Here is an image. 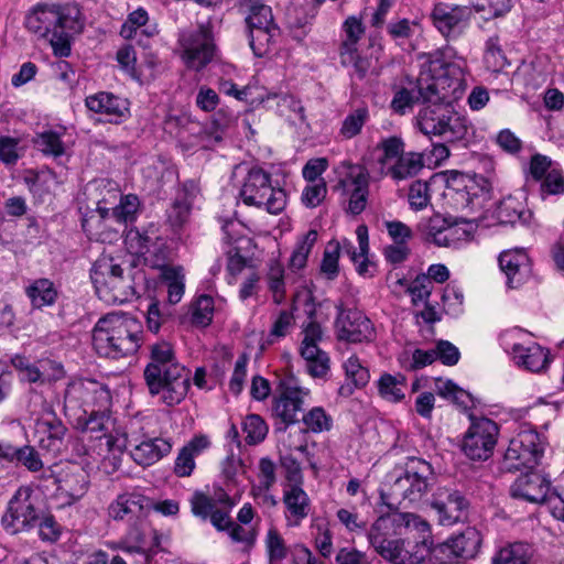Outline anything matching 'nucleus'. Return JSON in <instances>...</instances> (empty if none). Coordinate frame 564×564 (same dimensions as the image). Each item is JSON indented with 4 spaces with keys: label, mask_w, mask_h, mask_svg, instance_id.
Masks as SVG:
<instances>
[{
    "label": "nucleus",
    "mask_w": 564,
    "mask_h": 564,
    "mask_svg": "<svg viewBox=\"0 0 564 564\" xmlns=\"http://www.w3.org/2000/svg\"><path fill=\"white\" fill-rule=\"evenodd\" d=\"M80 12L74 6L40 4L25 17V28L39 37L47 39L55 56L70 55L73 34L80 33Z\"/></svg>",
    "instance_id": "nucleus-1"
},
{
    "label": "nucleus",
    "mask_w": 564,
    "mask_h": 564,
    "mask_svg": "<svg viewBox=\"0 0 564 564\" xmlns=\"http://www.w3.org/2000/svg\"><path fill=\"white\" fill-rule=\"evenodd\" d=\"M434 479V469L427 460L410 456L403 468L387 476L383 488L380 489L381 502L389 512L398 511L393 500L420 502L431 490Z\"/></svg>",
    "instance_id": "nucleus-2"
},
{
    "label": "nucleus",
    "mask_w": 564,
    "mask_h": 564,
    "mask_svg": "<svg viewBox=\"0 0 564 564\" xmlns=\"http://www.w3.org/2000/svg\"><path fill=\"white\" fill-rule=\"evenodd\" d=\"M141 333L140 324L132 316L110 313L96 323L93 346L100 357L120 359L138 351Z\"/></svg>",
    "instance_id": "nucleus-3"
},
{
    "label": "nucleus",
    "mask_w": 564,
    "mask_h": 564,
    "mask_svg": "<svg viewBox=\"0 0 564 564\" xmlns=\"http://www.w3.org/2000/svg\"><path fill=\"white\" fill-rule=\"evenodd\" d=\"M90 278L98 297L108 304H122L137 295L131 271L124 274L111 256L102 254L94 262Z\"/></svg>",
    "instance_id": "nucleus-4"
},
{
    "label": "nucleus",
    "mask_w": 564,
    "mask_h": 564,
    "mask_svg": "<svg viewBox=\"0 0 564 564\" xmlns=\"http://www.w3.org/2000/svg\"><path fill=\"white\" fill-rule=\"evenodd\" d=\"M416 121L422 133L440 137L445 142L463 140L468 132L466 118L456 112L449 102H432L423 107Z\"/></svg>",
    "instance_id": "nucleus-5"
},
{
    "label": "nucleus",
    "mask_w": 564,
    "mask_h": 564,
    "mask_svg": "<svg viewBox=\"0 0 564 564\" xmlns=\"http://www.w3.org/2000/svg\"><path fill=\"white\" fill-rule=\"evenodd\" d=\"M240 197L248 206L264 208L269 214L278 215L286 206V193L274 186L271 175L261 167H252L245 177Z\"/></svg>",
    "instance_id": "nucleus-6"
},
{
    "label": "nucleus",
    "mask_w": 564,
    "mask_h": 564,
    "mask_svg": "<svg viewBox=\"0 0 564 564\" xmlns=\"http://www.w3.org/2000/svg\"><path fill=\"white\" fill-rule=\"evenodd\" d=\"M408 529L400 531L397 564H422L431 553L430 524L412 512H401Z\"/></svg>",
    "instance_id": "nucleus-7"
},
{
    "label": "nucleus",
    "mask_w": 564,
    "mask_h": 564,
    "mask_svg": "<svg viewBox=\"0 0 564 564\" xmlns=\"http://www.w3.org/2000/svg\"><path fill=\"white\" fill-rule=\"evenodd\" d=\"M543 453L544 446L539 433L530 427H521L510 440L505 453L503 468L508 471L533 469L539 465Z\"/></svg>",
    "instance_id": "nucleus-8"
},
{
    "label": "nucleus",
    "mask_w": 564,
    "mask_h": 564,
    "mask_svg": "<svg viewBox=\"0 0 564 564\" xmlns=\"http://www.w3.org/2000/svg\"><path fill=\"white\" fill-rule=\"evenodd\" d=\"M404 519L399 511L381 513L368 532L370 545L383 560L392 564H397L400 531L402 528L408 529Z\"/></svg>",
    "instance_id": "nucleus-9"
},
{
    "label": "nucleus",
    "mask_w": 564,
    "mask_h": 564,
    "mask_svg": "<svg viewBox=\"0 0 564 564\" xmlns=\"http://www.w3.org/2000/svg\"><path fill=\"white\" fill-rule=\"evenodd\" d=\"M276 390L279 395L272 401V415L280 420L275 424V431L285 432L289 426L300 422L299 414L303 413V391L292 376L280 379Z\"/></svg>",
    "instance_id": "nucleus-10"
},
{
    "label": "nucleus",
    "mask_w": 564,
    "mask_h": 564,
    "mask_svg": "<svg viewBox=\"0 0 564 564\" xmlns=\"http://www.w3.org/2000/svg\"><path fill=\"white\" fill-rule=\"evenodd\" d=\"M182 47V59L188 68L200 70L214 58L216 45L212 30L199 25L192 31H184L178 37Z\"/></svg>",
    "instance_id": "nucleus-11"
},
{
    "label": "nucleus",
    "mask_w": 564,
    "mask_h": 564,
    "mask_svg": "<svg viewBox=\"0 0 564 564\" xmlns=\"http://www.w3.org/2000/svg\"><path fill=\"white\" fill-rule=\"evenodd\" d=\"M499 427L487 417L473 419L465 434L462 449L471 460H487L497 444Z\"/></svg>",
    "instance_id": "nucleus-12"
},
{
    "label": "nucleus",
    "mask_w": 564,
    "mask_h": 564,
    "mask_svg": "<svg viewBox=\"0 0 564 564\" xmlns=\"http://www.w3.org/2000/svg\"><path fill=\"white\" fill-rule=\"evenodd\" d=\"M336 308L335 329L339 340L360 344L375 339V326L364 312L357 308H344L341 305Z\"/></svg>",
    "instance_id": "nucleus-13"
},
{
    "label": "nucleus",
    "mask_w": 564,
    "mask_h": 564,
    "mask_svg": "<svg viewBox=\"0 0 564 564\" xmlns=\"http://www.w3.org/2000/svg\"><path fill=\"white\" fill-rule=\"evenodd\" d=\"M40 521V510L29 491L22 497L18 491L9 501L8 508L1 518L3 529L10 534L29 531Z\"/></svg>",
    "instance_id": "nucleus-14"
},
{
    "label": "nucleus",
    "mask_w": 564,
    "mask_h": 564,
    "mask_svg": "<svg viewBox=\"0 0 564 564\" xmlns=\"http://www.w3.org/2000/svg\"><path fill=\"white\" fill-rule=\"evenodd\" d=\"M169 366L160 367V373L155 378V384L152 387L150 378L144 377L147 387L150 394H161V400L169 406L181 403L186 397L191 387V371L183 367V371H180V376L176 377L170 375Z\"/></svg>",
    "instance_id": "nucleus-15"
},
{
    "label": "nucleus",
    "mask_w": 564,
    "mask_h": 564,
    "mask_svg": "<svg viewBox=\"0 0 564 564\" xmlns=\"http://www.w3.org/2000/svg\"><path fill=\"white\" fill-rule=\"evenodd\" d=\"M469 500L465 494L453 487H438L433 494L431 502L436 511L438 522L443 525H452L467 518Z\"/></svg>",
    "instance_id": "nucleus-16"
},
{
    "label": "nucleus",
    "mask_w": 564,
    "mask_h": 564,
    "mask_svg": "<svg viewBox=\"0 0 564 564\" xmlns=\"http://www.w3.org/2000/svg\"><path fill=\"white\" fill-rule=\"evenodd\" d=\"M473 9L468 6L438 2L434 6L431 17L435 28L447 39L458 37L471 18Z\"/></svg>",
    "instance_id": "nucleus-17"
},
{
    "label": "nucleus",
    "mask_w": 564,
    "mask_h": 564,
    "mask_svg": "<svg viewBox=\"0 0 564 564\" xmlns=\"http://www.w3.org/2000/svg\"><path fill=\"white\" fill-rule=\"evenodd\" d=\"M481 545V536L477 529L466 528L459 534L436 545L433 549L435 556L443 561L452 562L457 558H473Z\"/></svg>",
    "instance_id": "nucleus-18"
},
{
    "label": "nucleus",
    "mask_w": 564,
    "mask_h": 564,
    "mask_svg": "<svg viewBox=\"0 0 564 564\" xmlns=\"http://www.w3.org/2000/svg\"><path fill=\"white\" fill-rule=\"evenodd\" d=\"M303 333L301 356L307 361L310 375L321 378L329 370V357L318 347V341L323 337L322 327L318 323L311 321Z\"/></svg>",
    "instance_id": "nucleus-19"
},
{
    "label": "nucleus",
    "mask_w": 564,
    "mask_h": 564,
    "mask_svg": "<svg viewBox=\"0 0 564 564\" xmlns=\"http://www.w3.org/2000/svg\"><path fill=\"white\" fill-rule=\"evenodd\" d=\"M550 480L535 471L519 476L510 488L513 498L531 503L546 502L550 499Z\"/></svg>",
    "instance_id": "nucleus-20"
},
{
    "label": "nucleus",
    "mask_w": 564,
    "mask_h": 564,
    "mask_svg": "<svg viewBox=\"0 0 564 564\" xmlns=\"http://www.w3.org/2000/svg\"><path fill=\"white\" fill-rule=\"evenodd\" d=\"M197 194L194 183H185L176 193L175 198L166 209L167 223L174 234H178L188 223L192 206Z\"/></svg>",
    "instance_id": "nucleus-21"
},
{
    "label": "nucleus",
    "mask_w": 564,
    "mask_h": 564,
    "mask_svg": "<svg viewBox=\"0 0 564 564\" xmlns=\"http://www.w3.org/2000/svg\"><path fill=\"white\" fill-rule=\"evenodd\" d=\"M152 501L139 492L119 495L109 506V514L113 520H137L145 516Z\"/></svg>",
    "instance_id": "nucleus-22"
},
{
    "label": "nucleus",
    "mask_w": 564,
    "mask_h": 564,
    "mask_svg": "<svg viewBox=\"0 0 564 564\" xmlns=\"http://www.w3.org/2000/svg\"><path fill=\"white\" fill-rule=\"evenodd\" d=\"M169 366L170 375L172 377L180 376V371H183V367L175 357L173 347L167 341H160L151 345L150 347V362L145 366L143 377L150 378L152 387L155 384V378L160 373V367Z\"/></svg>",
    "instance_id": "nucleus-23"
},
{
    "label": "nucleus",
    "mask_w": 564,
    "mask_h": 564,
    "mask_svg": "<svg viewBox=\"0 0 564 564\" xmlns=\"http://www.w3.org/2000/svg\"><path fill=\"white\" fill-rule=\"evenodd\" d=\"M345 191L350 193L348 210L352 215H359L366 208L369 194V174L360 169L357 174L350 173L346 180L339 182Z\"/></svg>",
    "instance_id": "nucleus-24"
},
{
    "label": "nucleus",
    "mask_w": 564,
    "mask_h": 564,
    "mask_svg": "<svg viewBox=\"0 0 564 564\" xmlns=\"http://www.w3.org/2000/svg\"><path fill=\"white\" fill-rule=\"evenodd\" d=\"M510 354L517 366L533 372L545 369L550 362L549 350L536 343H531L529 346L513 344Z\"/></svg>",
    "instance_id": "nucleus-25"
},
{
    "label": "nucleus",
    "mask_w": 564,
    "mask_h": 564,
    "mask_svg": "<svg viewBox=\"0 0 564 564\" xmlns=\"http://www.w3.org/2000/svg\"><path fill=\"white\" fill-rule=\"evenodd\" d=\"M499 265L506 274L509 289L519 288L528 276V257L522 250L503 251L499 257Z\"/></svg>",
    "instance_id": "nucleus-26"
},
{
    "label": "nucleus",
    "mask_w": 564,
    "mask_h": 564,
    "mask_svg": "<svg viewBox=\"0 0 564 564\" xmlns=\"http://www.w3.org/2000/svg\"><path fill=\"white\" fill-rule=\"evenodd\" d=\"M86 106L94 112L105 113L109 121L118 122L129 111L127 99L101 91L86 98Z\"/></svg>",
    "instance_id": "nucleus-27"
},
{
    "label": "nucleus",
    "mask_w": 564,
    "mask_h": 564,
    "mask_svg": "<svg viewBox=\"0 0 564 564\" xmlns=\"http://www.w3.org/2000/svg\"><path fill=\"white\" fill-rule=\"evenodd\" d=\"M458 224H469L465 217H441L440 215L430 218L426 226V234L433 242L440 247H449L458 230L455 228Z\"/></svg>",
    "instance_id": "nucleus-28"
},
{
    "label": "nucleus",
    "mask_w": 564,
    "mask_h": 564,
    "mask_svg": "<svg viewBox=\"0 0 564 564\" xmlns=\"http://www.w3.org/2000/svg\"><path fill=\"white\" fill-rule=\"evenodd\" d=\"M490 191L489 181L480 176L478 180H474L470 185H466L465 189L457 191L453 200L457 208L474 212L490 198Z\"/></svg>",
    "instance_id": "nucleus-29"
},
{
    "label": "nucleus",
    "mask_w": 564,
    "mask_h": 564,
    "mask_svg": "<svg viewBox=\"0 0 564 564\" xmlns=\"http://www.w3.org/2000/svg\"><path fill=\"white\" fill-rule=\"evenodd\" d=\"M172 451L169 438L153 437L141 442L131 451L132 459L140 466L147 467L155 464Z\"/></svg>",
    "instance_id": "nucleus-30"
},
{
    "label": "nucleus",
    "mask_w": 564,
    "mask_h": 564,
    "mask_svg": "<svg viewBox=\"0 0 564 564\" xmlns=\"http://www.w3.org/2000/svg\"><path fill=\"white\" fill-rule=\"evenodd\" d=\"M0 460L22 465L29 471L36 473L43 468L39 452L31 445L13 446L0 443Z\"/></svg>",
    "instance_id": "nucleus-31"
},
{
    "label": "nucleus",
    "mask_w": 564,
    "mask_h": 564,
    "mask_svg": "<svg viewBox=\"0 0 564 564\" xmlns=\"http://www.w3.org/2000/svg\"><path fill=\"white\" fill-rule=\"evenodd\" d=\"M496 218L501 225H529L532 219V212L527 209L522 202L508 196L503 198L497 206L495 212Z\"/></svg>",
    "instance_id": "nucleus-32"
},
{
    "label": "nucleus",
    "mask_w": 564,
    "mask_h": 564,
    "mask_svg": "<svg viewBox=\"0 0 564 564\" xmlns=\"http://www.w3.org/2000/svg\"><path fill=\"white\" fill-rule=\"evenodd\" d=\"M66 431V426L56 416L43 419L40 423V432L43 434L40 446L48 452H59Z\"/></svg>",
    "instance_id": "nucleus-33"
},
{
    "label": "nucleus",
    "mask_w": 564,
    "mask_h": 564,
    "mask_svg": "<svg viewBox=\"0 0 564 564\" xmlns=\"http://www.w3.org/2000/svg\"><path fill=\"white\" fill-rule=\"evenodd\" d=\"M110 423V413L108 410H95L90 412L84 410L83 413L77 416L75 427L80 432H89L96 438H100L108 431Z\"/></svg>",
    "instance_id": "nucleus-34"
},
{
    "label": "nucleus",
    "mask_w": 564,
    "mask_h": 564,
    "mask_svg": "<svg viewBox=\"0 0 564 564\" xmlns=\"http://www.w3.org/2000/svg\"><path fill=\"white\" fill-rule=\"evenodd\" d=\"M426 69L429 70V75L438 82L442 90L451 88L460 80V67L454 63L445 62L441 57L432 58Z\"/></svg>",
    "instance_id": "nucleus-35"
},
{
    "label": "nucleus",
    "mask_w": 564,
    "mask_h": 564,
    "mask_svg": "<svg viewBox=\"0 0 564 564\" xmlns=\"http://www.w3.org/2000/svg\"><path fill=\"white\" fill-rule=\"evenodd\" d=\"M280 36V28L248 31L249 45L257 57L268 56L274 51Z\"/></svg>",
    "instance_id": "nucleus-36"
},
{
    "label": "nucleus",
    "mask_w": 564,
    "mask_h": 564,
    "mask_svg": "<svg viewBox=\"0 0 564 564\" xmlns=\"http://www.w3.org/2000/svg\"><path fill=\"white\" fill-rule=\"evenodd\" d=\"M160 279L162 284L166 286L169 303H178L185 290L183 268L164 264L160 267Z\"/></svg>",
    "instance_id": "nucleus-37"
},
{
    "label": "nucleus",
    "mask_w": 564,
    "mask_h": 564,
    "mask_svg": "<svg viewBox=\"0 0 564 564\" xmlns=\"http://www.w3.org/2000/svg\"><path fill=\"white\" fill-rule=\"evenodd\" d=\"M283 503L291 517L295 519V524L308 516L310 498L300 485H291L289 489L284 490Z\"/></svg>",
    "instance_id": "nucleus-38"
},
{
    "label": "nucleus",
    "mask_w": 564,
    "mask_h": 564,
    "mask_svg": "<svg viewBox=\"0 0 564 564\" xmlns=\"http://www.w3.org/2000/svg\"><path fill=\"white\" fill-rule=\"evenodd\" d=\"M34 307L41 308L55 303L57 290L54 283L45 278L34 280L25 290Z\"/></svg>",
    "instance_id": "nucleus-39"
},
{
    "label": "nucleus",
    "mask_w": 564,
    "mask_h": 564,
    "mask_svg": "<svg viewBox=\"0 0 564 564\" xmlns=\"http://www.w3.org/2000/svg\"><path fill=\"white\" fill-rule=\"evenodd\" d=\"M423 155L417 152H408L401 155L395 164L389 169V174L395 181L416 176L423 169Z\"/></svg>",
    "instance_id": "nucleus-40"
},
{
    "label": "nucleus",
    "mask_w": 564,
    "mask_h": 564,
    "mask_svg": "<svg viewBox=\"0 0 564 564\" xmlns=\"http://www.w3.org/2000/svg\"><path fill=\"white\" fill-rule=\"evenodd\" d=\"M339 62L343 67L351 68L352 75L358 79H364L373 69V59L359 54L357 47L339 51Z\"/></svg>",
    "instance_id": "nucleus-41"
},
{
    "label": "nucleus",
    "mask_w": 564,
    "mask_h": 564,
    "mask_svg": "<svg viewBox=\"0 0 564 564\" xmlns=\"http://www.w3.org/2000/svg\"><path fill=\"white\" fill-rule=\"evenodd\" d=\"M405 376L383 373L378 380V392L387 401L399 402L404 399Z\"/></svg>",
    "instance_id": "nucleus-42"
},
{
    "label": "nucleus",
    "mask_w": 564,
    "mask_h": 564,
    "mask_svg": "<svg viewBox=\"0 0 564 564\" xmlns=\"http://www.w3.org/2000/svg\"><path fill=\"white\" fill-rule=\"evenodd\" d=\"M531 556V547L518 542L499 550L492 557V564H529Z\"/></svg>",
    "instance_id": "nucleus-43"
},
{
    "label": "nucleus",
    "mask_w": 564,
    "mask_h": 564,
    "mask_svg": "<svg viewBox=\"0 0 564 564\" xmlns=\"http://www.w3.org/2000/svg\"><path fill=\"white\" fill-rule=\"evenodd\" d=\"M33 144L45 156L56 159L65 154V144L61 139V134L53 130L36 133Z\"/></svg>",
    "instance_id": "nucleus-44"
},
{
    "label": "nucleus",
    "mask_w": 564,
    "mask_h": 564,
    "mask_svg": "<svg viewBox=\"0 0 564 564\" xmlns=\"http://www.w3.org/2000/svg\"><path fill=\"white\" fill-rule=\"evenodd\" d=\"M246 23L248 31L279 28L274 22L271 7L259 1H254L250 6L249 13L246 17Z\"/></svg>",
    "instance_id": "nucleus-45"
},
{
    "label": "nucleus",
    "mask_w": 564,
    "mask_h": 564,
    "mask_svg": "<svg viewBox=\"0 0 564 564\" xmlns=\"http://www.w3.org/2000/svg\"><path fill=\"white\" fill-rule=\"evenodd\" d=\"M139 206L140 200L138 196L132 194L121 196L120 203L112 208V217H115V223L119 227L126 228L128 223L134 221Z\"/></svg>",
    "instance_id": "nucleus-46"
},
{
    "label": "nucleus",
    "mask_w": 564,
    "mask_h": 564,
    "mask_svg": "<svg viewBox=\"0 0 564 564\" xmlns=\"http://www.w3.org/2000/svg\"><path fill=\"white\" fill-rule=\"evenodd\" d=\"M370 118L369 109L366 106L354 109L344 119L340 128V135L345 139H351L361 132L362 127Z\"/></svg>",
    "instance_id": "nucleus-47"
},
{
    "label": "nucleus",
    "mask_w": 564,
    "mask_h": 564,
    "mask_svg": "<svg viewBox=\"0 0 564 564\" xmlns=\"http://www.w3.org/2000/svg\"><path fill=\"white\" fill-rule=\"evenodd\" d=\"M470 6L476 12H484L482 19L488 21L508 13L513 0H470Z\"/></svg>",
    "instance_id": "nucleus-48"
},
{
    "label": "nucleus",
    "mask_w": 564,
    "mask_h": 564,
    "mask_svg": "<svg viewBox=\"0 0 564 564\" xmlns=\"http://www.w3.org/2000/svg\"><path fill=\"white\" fill-rule=\"evenodd\" d=\"M415 94L419 96V100L422 99L424 102H438L440 90H442L438 82L429 75L427 69H423L416 79Z\"/></svg>",
    "instance_id": "nucleus-49"
},
{
    "label": "nucleus",
    "mask_w": 564,
    "mask_h": 564,
    "mask_svg": "<svg viewBox=\"0 0 564 564\" xmlns=\"http://www.w3.org/2000/svg\"><path fill=\"white\" fill-rule=\"evenodd\" d=\"M437 393L445 398L451 399L455 404L464 410L468 409L473 403L470 393L457 387L452 380H437Z\"/></svg>",
    "instance_id": "nucleus-50"
},
{
    "label": "nucleus",
    "mask_w": 564,
    "mask_h": 564,
    "mask_svg": "<svg viewBox=\"0 0 564 564\" xmlns=\"http://www.w3.org/2000/svg\"><path fill=\"white\" fill-rule=\"evenodd\" d=\"M242 430L246 433V442L249 445L261 443L268 434V425L258 414H249L242 422Z\"/></svg>",
    "instance_id": "nucleus-51"
},
{
    "label": "nucleus",
    "mask_w": 564,
    "mask_h": 564,
    "mask_svg": "<svg viewBox=\"0 0 564 564\" xmlns=\"http://www.w3.org/2000/svg\"><path fill=\"white\" fill-rule=\"evenodd\" d=\"M214 300L212 296L203 294L192 306V324L200 327L208 326L213 321Z\"/></svg>",
    "instance_id": "nucleus-52"
},
{
    "label": "nucleus",
    "mask_w": 564,
    "mask_h": 564,
    "mask_svg": "<svg viewBox=\"0 0 564 564\" xmlns=\"http://www.w3.org/2000/svg\"><path fill=\"white\" fill-rule=\"evenodd\" d=\"M317 240V231L311 229L297 245L290 259V267L294 270H301L306 265L307 257Z\"/></svg>",
    "instance_id": "nucleus-53"
},
{
    "label": "nucleus",
    "mask_w": 564,
    "mask_h": 564,
    "mask_svg": "<svg viewBox=\"0 0 564 564\" xmlns=\"http://www.w3.org/2000/svg\"><path fill=\"white\" fill-rule=\"evenodd\" d=\"M356 235L359 245V256L362 259L360 262H357L356 270L359 275L362 276H371L373 273L370 271V268L375 267V264L368 259L369 253V237H368V228L366 225H359L356 229Z\"/></svg>",
    "instance_id": "nucleus-54"
},
{
    "label": "nucleus",
    "mask_w": 564,
    "mask_h": 564,
    "mask_svg": "<svg viewBox=\"0 0 564 564\" xmlns=\"http://www.w3.org/2000/svg\"><path fill=\"white\" fill-rule=\"evenodd\" d=\"M265 547L270 564L281 562L288 556V546L275 528L269 529L265 538Z\"/></svg>",
    "instance_id": "nucleus-55"
},
{
    "label": "nucleus",
    "mask_w": 564,
    "mask_h": 564,
    "mask_svg": "<svg viewBox=\"0 0 564 564\" xmlns=\"http://www.w3.org/2000/svg\"><path fill=\"white\" fill-rule=\"evenodd\" d=\"M344 369L347 380L352 383L354 388H362L369 382V370L360 364L357 356L349 357L344 364Z\"/></svg>",
    "instance_id": "nucleus-56"
},
{
    "label": "nucleus",
    "mask_w": 564,
    "mask_h": 564,
    "mask_svg": "<svg viewBox=\"0 0 564 564\" xmlns=\"http://www.w3.org/2000/svg\"><path fill=\"white\" fill-rule=\"evenodd\" d=\"M343 31L345 33V39L339 45V51L346 48V45L349 48L357 47L359 40L365 33V26L362 24L361 19L356 18L355 15L348 17L343 23Z\"/></svg>",
    "instance_id": "nucleus-57"
},
{
    "label": "nucleus",
    "mask_w": 564,
    "mask_h": 564,
    "mask_svg": "<svg viewBox=\"0 0 564 564\" xmlns=\"http://www.w3.org/2000/svg\"><path fill=\"white\" fill-rule=\"evenodd\" d=\"M540 182V196L545 199L550 195L564 194V174L561 170H551Z\"/></svg>",
    "instance_id": "nucleus-58"
},
{
    "label": "nucleus",
    "mask_w": 564,
    "mask_h": 564,
    "mask_svg": "<svg viewBox=\"0 0 564 564\" xmlns=\"http://www.w3.org/2000/svg\"><path fill=\"white\" fill-rule=\"evenodd\" d=\"M340 254V242L330 240L323 254L321 270L328 279L334 280L338 274V259Z\"/></svg>",
    "instance_id": "nucleus-59"
},
{
    "label": "nucleus",
    "mask_w": 564,
    "mask_h": 564,
    "mask_svg": "<svg viewBox=\"0 0 564 564\" xmlns=\"http://www.w3.org/2000/svg\"><path fill=\"white\" fill-rule=\"evenodd\" d=\"M302 422L305 424L307 431L313 433H321L328 431L332 426V419L328 416L323 408L316 406L302 415Z\"/></svg>",
    "instance_id": "nucleus-60"
},
{
    "label": "nucleus",
    "mask_w": 564,
    "mask_h": 564,
    "mask_svg": "<svg viewBox=\"0 0 564 564\" xmlns=\"http://www.w3.org/2000/svg\"><path fill=\"white\" fill-rule=\"evenodd\" d=\"M485 61L495 72L502 70L508 64L498 36H491L486 42Z\"/></svg>",
    "instance_id": "nucleus-61"
},
{
    "label": "nucleus",
    "mask_w": 564,
    "mask_h": 564,
    "mask_svg": "<svg viewBox=\"0 0 564 564\" xmlns=\"http://www.w3.org/2000/svg\"><path fill=\"white\" fill-rule=\"evenodd\" d=\"M87 475L84 471L68 474L63 480L59 489L65 490L68 495L77 500L84 496L88 488Z\"/></svg>",
    "instance_id": "nucleus-62"
},
{
    "label": "nucleus",
    "mask_w": 564,
    "mask_h": 564,
    "mask_svg": "<svg viewBox=\"0 0 564 564\" xmlns=\"http://www.w3.org/2000/svg\"><path fill=\"white\" fill-rule=\"evenodd\" d=\"M80 389L85 394L91 397V402L98 406V410H108L111 404V394L106 386L89 381L86 386L82 384Z\"/></svg>",
    "instance_id": "nucleus-63"
},
{
    "label": "nucleus",
    "mask_w": 564,
    "mask_h": 564,
    "mask_svg": "<svg viewBox=\"0 0 564 564\" xmlns=\"http://www.w3.org/2000/svg\"><path fill=\"white\" fill-rule=\"evenodd\" d=\"M327 194L326 182L319 178L317 182L308 183L302 193V203L308 207L314 208L318 206Z\"/></svg>",
    "instance_id": "nucleus-64"
}]
</instances>
